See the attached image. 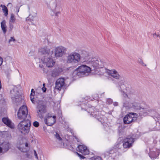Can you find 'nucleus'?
<instances>
[{
    "instance_id": "1",
    "label": "nucleus",
    "mask_w": 160,
    "mask_h": 160,
    "mask_svg": "<svg viewBox=\"0 0 160 160\" xmlns=\"http://www.w3.org/2000/svg\"><path fill=\"white\" fill-rule=\"evenodd\" d=\"M88 63L91 64L92 66L93 70L95 71L96 74L102 75V73H99L98 69L103 68L106 64V61L103 59H99L96 58H89L87 61Z\"/></svg>"
},
{
    "instance_id": "2",
    "label": "nucleus",
    "mask_w": 160,
    "mask_h": 160,
    "mask_svg": "<svg viewBox=\"0 0 160 160\" xmlns=\"http://www.w3.org/2000/svg\"><path fill=\"white\" fill-rule=\"evenodd\" d=\"M92 68H90L85 65H82L74 70L72 75L74 77H82L84 75L88 74L91 70H92Z\"/></svg>"
},
{
    "instance_id": "3",
    "label": "nucleus",
    "mask_w": 160,
    "mask_h": 160,
    "mask_svg": "<svg viewBox=\"0 0 160 160\" xmlns=\"http://www.w3.org/2000/svg\"><path fill=\"white\" fill-rule=\"evenodd\" d=\"M31 125L30 120L28 118L26 121L19 122L18 125V129L22 134L26 135L29 132Z\"/></svg>"
},
{
    "instance_id": "4",
    "label": "nucleus",
    "mask_w": 160,
    "mask_h": 160,
    "mask_svg": "<svg viewBox=\"0 0 160 160\" xmlns=\"http://www.w3.org/2000/svg\"><path fill=\"white\" fill-rule=\"evenodd\" d=\"M28 110L27 106L23 105L18 110L17 116L18 118L21 121H25L29 118H30V115L28 116Z\"/></svg>"
},
{
    "instance_id": "5",
    "label": "nucleus",
    "mask_w": 160,
    "mask_h": 160,
    "mask_svg": "<svg viewBox=\"0 0 160 160\" xmlns=\"http://www.w3.org/2000/svg\"><path fill=\"white\" fill-rule=\"evenodd\" d=\"M19 90L16 87L10 91V94L13 103L20 102L22 99V96L19 92Z\"/></svg>"
},
{
    "instance_id": "6",
    "label": "nucleus",
    "mask_w": 160,
    "mask_h": 160,
    "mask_svg": "<svg viewBox=\"0 0 160 160\" xmlns=\"http://www.w3.org/2000/svg\"><path fill=\"white\" fill-rule=\"evenodd\" d=\"M80 55L76 52L74 53L72 55H69L68 57V63H77L80 60Z\"/></svg>"
},
{
    "instance_id": "7",
    "label": "nucleus",
    "mask_w": 160,
    "mask_h": 160,
    "mask_svg": "<svg viewBox=\"0 0 160 160\" xmlns=\"http://www.w3.org/2000/svg\"><path fill=\"white\" fill-rule=\"evenodd\" d=\"M52 56L50 57L42 58L41 60L43 63L45 64L48 67H52L53 66L55 63V62L53 60L52 58Z\"/></svg>"
},
{
    "instance_id": "8",
    "label": "nucleus",
    "mask_w": 160,
    "mask_h": 160,
    "mask_svg": "<svg viewBox=\"0 0 160 160\" xmlns=\"http://www.w3.org/2000/svg\"><path fill=\"white\" fill-rule=\"evenodd\" d=\"M39 52L43 56V58L50 57L52 56L53 53V51L51 50L47 46H45L40 49Z\"/></svg>"
},
{
    "instance_id": "9",
    "label": "nucleus",
    "mask_w": 160,
    "mask_h": 160,
    "mask_svg": "<svg viewBox=\"0 0 160 160\" xmlns=\"http://www.w3.org/2000/svg\"><path fill=\"white\" fill-rule=\"evenodd\" d=\"M66 49L62 46L58 47L55 49L54 56L56 58L62 57L66 53Z\"/></svg>"
},
{
    "instance_id": "10",
    "label": "nucleus",
    "mask_w": 160,
    "mask_h": 160,
    "mask_svg": "<svg viewBox=\"0 0 160 160\" xmlns=\"http://www.w3.org/2000/svg\"><path fill=\"white\" fill-rule=\"evenodd\" d=\"M134 139L132 137L125 139L122 142V145L124 148H129L132 146L134 142Z\"/></svg>"
},
{
    "instance_id": "11",
    "label": "nucleus",
    "mask_w": 160,
    "mask_h": 160,
    "mask_svg": "<svg viewBox=\"0 0 160 160\" xmlns=\"http://www.w3.org/2000/svg\"><path fill=\"white\" fill-rule=\"evenodd\" d=\"M64 79L63 78H59L57 79L55 82V89L60 90L64 86Z\"/></svg>"
},
{
    "instance_id": "12",
    "label": "nucleus",
    "mask_w": 160,
    "mask_h": 160,
    "mask_svg": "<svg viewBox=\"0 0 160 160\" xmlns=\"http://www.w3.org/2000/svg\"><path fill=\"white\" fill-rule=\"evenodd\" d=\"M46 107L45 105L43 104H39L37 106V112L38 115L40 117L42 114L45 113L46 112Z\"/></svg>"
},
{
    "instance_id": "13",
    "label": "nucleus",
    "mask_w": 160,
    "mask_h": 160,
    "mask_svg": "<svg viewBox=\"0 0 160 160\" xmlns=\"http://www.w3.org/2000/svg\"><path fill=\"white\" fill-rule=\"evenodd\" d=\"M136 113H130L129 114L126 115L123 118V122L125 124H128L133 122V119L131 115H134Z\"/></svg>"
},
{
    "instance_id": "14",
    "label": "nucleus",
    "mask_w": 160,
    "mask_h": 160,
    "mask_svg": "<svg viewBox=\"0 0 160 160\" xmlns=\"http://www.w3.org/2000/svg\"><path fill=\"white\" fill-rule=\"evenodd\" d=\"M153 150H152L151 149L150 150L149 152V155L151 158L153 159L156 158L159 155V150L156 148L153 149Z\"/></svg>"
},
{
    "instance_id": "15",
    "label": "nucleus",
    "mask_w": 160,
    "mask_h": 160,
    "mask_svg": "<svg viewBox=\"0 0 160 160\" xmlns=\"http://www.w3.org/2000/svg\"><path fill=\"white\" fill-rule=\"evenodd\" d=\"M77 149L78 151L83 154L84 155L89 154V150L84 145H79Z\"/></svg>"
},
{
    "instance_id": "16",
    "label": "nucleus",
    "mask_w": 160,
    "mask_h": 160,
    "mask_svg": "<svg viewBox=\"0 0 160 160\" xmlns=\"http://www.w3.org/2000/svg\"><path fill=\"white\" fill-rule=\"evenodd\" d=\"M2 121L7 126L11 128L12 129L14 128V126L13 124L12 123L11 121L8 118H3L2 119Z\"/></svg>"
},
{
    "instance_id": "17",
    "label": "nucleus",
    "mask_w": 160,
    "mask_h": 160,
    "mask_svg": "<svg viewBox=\"0 0 160 160\" xmlns=\"http://www.w3.org/2000/svg\"><path fill=\"white\" fill-rule=\"evenodd\" d=\"M10 144L8 142H4L3 143L0 142V147L1 148V152H6L8 151L9 149Z\"/></svg>"
},
{
    "instance_id": "18",
    "label": "nucleus",
    "mask_w": 160,
    "mask_h": 160,
    "mask_svg": "<svg viewBox=\"0 0 160 160\" xmlns=\"http://www.w3.org/2000/svg\"><path fill=\"white\" fill-rule=\"evenodd\" d=\"M129 108L135 110H140L141 109H144V108H142L141 107L139 103L136 102H134L132 103L131 105H130L129 106Z\"/></svg>"
},
{
    "instance_id": "19",
    "label": "nucleus",
    "mask_w": 160,
    "mask_h": 160,
    "mask_svg": "<svg viewBox=\"0 0 160 160\" xmlns=\"http://www.w3.org/2000/svg\"><path fill=\"white\" fill-rule=\"evenodd\" d=\"M44 122L48 126H52L56 122V120L52 118H48L45 119Z\"/></svg>"
},
{
    "instance_id": "20",
    "label": "nucleus",
    "mask_w": 160,
    "mask_h": 160,
    "mask_svg": "<svg viewBox=\"0 0 160 160\" xmlns=\"http://www.w3.org/2000/svg\"><path fill=\"white\" fill-rule=\"evenodd\" d=\"M109 74L112 77L117 79H119L120 77V75L118 74V72L115 70L111 71V72L109 73Z\"/></svg>"
},
{
    "instance_id": "21",
    "label": "nucleus",
    "mask_w": 160,
    "mask_h": 160,
    "mask_svg": "<svg viewBox=\"0 0 160 160\" xmlns=\"http://www.w3.org/2000/svg\"><path fill=\"white\" fill-rule=\"evenodd\" d=\"M1 136L3 138L8 139V137L10 135V133L8 131H3L0 132Z\"/></svg>"
},
{
    "instance_id": "22",
    "label": "nucleus",
    "mask_w": 160,
    "mask_h": 160,
    "mask_svg": "<svg viewBox=\"0 0 160 160\" xmlns=\"http://www.w3.org/2000/svg\"><path fill=\"white\" fill-rule=\"evenodd\" d=\"M6 21L3 20L1 23V27L2 30L3 31V33L5 34L6 32Z\"/></svg>"
},
{
    "instance_id": "23",
    "label": "nucleus",
    "mask_w": 160,
    "mask_h": 160,
    "mask_svg": "<svg viewBox=\"0 0 160 160\" xmlns=\"http://www.w3.org/2000/svg\"><path fill=\"white\" fill-rule=\"evenodd\" d=\"M57 7V4L56 3L53 1L50 4V5H49L48 7L50 8L51 10L52 11L55 10L56 9V8Z\"/></svg>"
},
{
    "instance_id": "24",
    "label": "nucleus",
    "mask_w": 160,
    "mask_h": 160,
    "mask_svg": "<svg viewBox=\"0 0 160 160\" xmlns=\"http://www.w3.org/2000/svg\"><path fill=\"white\" fill-rule=\"evenodd\" d=\"M36 17H33L31 15H29V17L27 18H26V20L27 21H33L34 20V19Z\"/></svg>"
},
{
    "instance_id": "25",
    "label": "nucleus",
    "mask_w": 160,
    "mask_h": 160,
    "mask_svg": "<svg viewBox=\"0 0 160 160\" xmlns=\"http://www.w3.org/2000/svg\"><path fill=\"white\" fill-rule=\"evenodd\" d=\"M15 20V18L14 14L13 13L11 14L10 18L9 20L10 22H12V23H13L14 22Z\"/></svg>"
},
{
    "instance_id": "26",
    "label": "nucleus",
    "mask_w": 160,
    "mask_h": 160,
    "mask_svg": "<svg viewBox=\"0 0 160 160\" xmlns=\"http://www.w3.org/2000/svg\"><path fill=\"white\" fill-rule=\"evenodd\" d=\"M122 142H117L115 146L116 148H120L122 145Z\"/></svg>"
},
{
    "instance_id": "27",
    "label": "nucleus",
    "mask_w": 160,
    "mask_h": 160,
    "mask_svg": "<svg viewBox=\"0 0 160 160\" xmlns=\"http://www.w3.org/2000/svg\"><path fill=\"white\" fill-rule=\"evenodd\" d=\"M3 11V12L4 13V14L5 16H7L8 14V10L7 8L6 7L2 9Z\"/></svg>"
},
{
    "instance_id": "28",
    "label": "nucleus",
    "mask_w": 160,
    "mask_h": 160,
    "mask_svg": "<svg viewBox=\"0 0 160 160\" xmlns=\"http://www.w3.org/2000/svg\"><path fill=\"white\" fill-rule=\"evenodd\" d=\"M52 74L53 76H56L58 75L59 73L57 70H55L53 71Z\"/></svg>"
},
{
    "instance_id": "29",
    "label": "nucleus",
    "mask_w": 160,
    "mask_h": 160,
    "mask_svg": "<svg viewBox=\"0 0 160 160\" xmlns=\"http://www.w3.org/2000/svg\"><path fill=\"white\" fill-rule=\"evenodd\" d=\"M56 134H55V138L58 139L59 141H61L62 140V138L61 137H60V135L59 134L56 132Z\"/></svg>"
},
{
    "instance_id": "30",
    "label": "nucleus",
    "mask_w": 160,
    "mask_h": 160,
    "mask_svg": "<svg viewBox=\"0 0 160 160\" xmlns=\"http://www.w3.org/2000/svg\"><path fill=\"white\" fill-rule=\"evenodd\" d=\"M45 3L47 5V7L50 5V4L53 1L52 0H44Z\"/></svg>"
},
{
    "instance_id": "31",
    "label": "nucleus",
    "mask_w": 160,
    "mask_h": 160,
    "mask_svg": "<svg viewBox=\"0 0 160 160\" xmlns=\"http://www.w3.org/2000/svg\"><path fill=\"white\" fill-rule=\"evenodd\" d=\"M138 62L141 64L142 65V66H144L146 67L147 66V65L144 64V62H143L142 60V59H139L138 60Z\"/></svg>"
},
{
    "instance_id": "32",
    "label": "nucleus",
    "mask_w": 160,
    "mask_h": 160,
    "mask_svg": "<svg viewBox=\"0 0 160 160\" xmlns=\"http://www.w3.org/2000/svg\"><path fill=\"white\" fill-rule=\"evenodd\" d=\"M33 125L35 127L37 128L39 126V124L38 122L35 121L33 123Z\"/></svg>"
},
{
    "instance_id": "33",
    "label": "nucleus",
    "mask_w": 160,
    "mask_h": 160,
    "mask_svg": "<svg viewBox=\"0 0 160 160\" xmlns=\"http://www.w3.org/2000/svg\"><path fill=\"white\" fill-rule=\"evenodd\" d=\"M112 102V100L110 98L107 99V104H111Z\"/></svg>"
},
{
    "instance_id": "34",
    "label": "nucleus",
    "mask_w": 160,
    "mask_h": 160,
    "mask_svg": "<svg viewBox=\"0 0 160 160\" xmlns=\"http://www.w3.org/2000/svg\"><path fill=\"white\" fill-rule=\"evenodd\" d=\"M30 100L32 102V103H34L35 102L34 100V96H33V95H32V94L31 95V94H30Z\"/></svg>"
},
{
    "instance_id": "35",
    "label": "nucleus",
    "mask_w": 160,
    "mask_h": 160,
    "mask_svg": "<svg viewBox=\"0 0 160 160\" xmlns=\"http://www.w3.org/2000/svg\"><path fill=\"white\" fill-rule=\"evenodd\" d=\"M144 112L146 113H148V112H151L152 111V110H150L149 109L144 108Z\"/></svg>"
},
{
    "instance_id": "36",
    "label": "nucleus",
    "mask_w": 160,
    "mask_h": 160,
    "mask_svg": "<svg viewBox=\"0 0 160 160\" xmlns=\"http://www.w3.org/2000/svg\"><path fill=\"white\" fill-rule=\"evenodd\" d=\"M13 25L11 23L9 22V30L10 31H11L12 29L13 28Z\"/></svg>"
},
{
    "instance_id": "37",
    "label": "nucleus",
    "mask_w": 160,
    "mask_h": 160,
    "mask_svg": "<svg viewBox=\"0 0 160 160\" xmlns=\"http://www.w3.org/2000/svg\"><path fill=\"white\" fill-rule=\"evenodd\" d=\"M77 154L78 155V156L81 159H84L85 158V157H84L83 155L82 154H79L78 152H77Z\"/></svg>"
},
{
    "instance_id": "38",
    "label": "nucleus",
    "mask_w": 160,
    "mask_h": 160,
    "mask_svg": "<svg viewBox=\"0 0 160 160\" xmlns=\"http://www.w3.org/2000/svg\"><path fill=\"white\" fill-rule=\"evenodd\" d=\"M15 41H16V40L14 38V37H11L10 38V39L9 40L8 42H9L10 43L11 42L13 41L14 42Z\"/></svg>"
},
{
    "instance_id": "39",
    "label": "nucleus",
    "mask_w": 160,
    "mask_h": 160,
    "mask_svg": "<svg viewBox=\"0 0 160 160\" xmlns=\"http://www.w3.org/2000/svg\"><path fill=\"white\" fill-rule=\"evenodd\" d=\"M34 154L35 156V158L37 159H38V155H37V152H36V151L34 150Z\"/></svg>"
},
{
    "instance_id": "40",
    "label": "nucleus",
    "mask_w": 160,
    "mask_h": 160,
    "mask_svg": "<svg viewBox=\"0 0 160 160\" xmlns=\"http://www.w3.org/2000/svg\"><path fill=\"white\" fill-rule=\"evenodd\" d=\"M97 159H98V160H102L101 157H100L99 156H97V157H96V158H94V160H96Z\"/></svg>"
},
{
    "instance_id": "41",
    "label": "nucleus",
    "mask_w": 160,
    "mask_h": 160,
    "mask_svg": "<svg viewBox=\"0 0 160 160\" xmlns=\"http://www.w3.org/2000/svg\"><path fill=\"white\" fill-rule=\"evenodd\" d=\"M56 11L55 10L53 11V13L55 14V15L56 16H58V14L60 13L59 12H56Z\"/></svg>"
},
{
    "instance_id": "42",
    "label": "nucleus",
    "mask_w": 160,
    "mask_h": 160,
    "mask_svg": "<svg viewBox=\"0 0 160 160\" xmlns=\"http://www.w3.org/2000/svg\"><path fill=\"white\" fill-rule=\"evenodd\" d=\"M42 89L43 92H45L46 91L47 88L45 87H43Z\"/></svg>"
},
{
    "instance_id": "43",
    "label": "nucleus",
    "mask_w": 160,
    "mask_h": 160,
    "mask_svg": "<svg viewBox=\"0 0 160 160\" xmlns=\"http://www.w3.org/2000/svg\"><path fill=\"white\" fill-rule=\"evenodd\" d=\"M32 93H33V95H35V92L34 90L33 89H32L31 91V92L30 94L31 95L32 94Z\"/></svg>"
},
{
    "instance_id": "44",
    "label": "nucleus",
    "mask_w": 160,
    "mask_h": 160,
    "mask_svg": "<svg viewBox=\"0 0 160 160\" xmlns=\"http://www.w3.org/2000/svg\"><path fill=\"white\" fill-rule=\"evenodd\" d=\"M46 118H52V116L50 114H48L46 116Z\"/></svg>"
},
{
    "instance_id": "45",
    "label": "nucleus",
    "mask_w": 160,
    "mask_h": 160,
    "mask_svg": "<svg viewBox=\"0 0 160 160\" xmlns=\"http://www.w3.org/2000/svg\"><path fill=\"white\" fill-rule=\"evenodd\" d=\"M113 105L115 106H117L118 105V103L117 102H114L113 103Z\"/></svg>"
},
{
    "instance_id": "46",
    "label": "nucleus",
    "mask_w": 160,
    "mask_h": 160,
    "mask_svg": "<svg viewBox=\"0 0 160 160\" xmlns=\"http://www.w3.org/2000/svg\"><path fill=\"white\" fill-rule=\"evenodd\" d=\"M2 58L0 57V66L2 64Z\"/></svg>"
},
{
    "instance_id": "47",
    "label": "nucleus",
    "mask_w": 160,
    "mask_h": 160,
    "mask_svg": "<svg viewBox=\"0 0 160 160\" xmlns=\"http://www.w3.org/2000/svg\"><path fill=\"white\" fill-rule=\"evenodd\" d=\"M0 7L2 8V9H3V8H4L6 7V6L5 5L2 4H1L0 5Z\"/></svg>"
},
{
    "instance_id": "48",
    "label": "nucleus",
    "mask_w": 160,
    "mask_h": 160,
    "mask_svg": "<svg viewBox=\"0 0 160 160\" xmlns=\"http://www.w3.org/2000/svg\"><path fill=\"white\" fill-rule=\"evenodd\" d=\"M56 117L55 115L53 116H52V118H53V119H54L55 120H56Z\"/></svg>"
},
{
    "instance_id": "49",
    "label": "nucleus",
    "mask_w": 160,
    "mask_h": 160,
    "mask_svg": "<svg viewBox=\"0 0 160 160\" xmlns=\"http://www.w3.org/2000/svg\"><path fill=\"white\" fill-rule=\"evenodd\" d=\"M21 151L23 152H26L27 151V150L24 149H22V150H21Z\"/></svg>"
},
{
    "instance_id": "50",
    "label": "nucleus",
    "mask_w": 160,
    "mask_h": 160,
    "mask_svg": "<svg viewBox=\"0 0 160 160\" xmlns=\"http://www.w3.org/2000/svg\"><path fill=\"white\" fill-rule=\"evenodd\" d=\"M156 37H157V38L158 39H159L160 38V36H159V35H157V36H156Z\"/></svg>"
},
{
    "instance_id": "51",
    "label": "nucleus",
    "mask_w": 160,
    "mask_h": 160,
    "mask_svg": "<svg viewBox=\"0 0 160 160\" xmlns=\"http://www.w3.org/2000/svg\"><path fill=\"white\" fill-rule=\"evenodd\" d=\"M25 146L26 147H28V144L27 142H26L25 144Z\"/></svg>"
},
{
    "instance_id": "52",
    "label": "nucleus",
    "mask_w": 160,
    "mask_h": 160,
    "mask_svg": "<svg viewBox=\"0 0 160 160\" xmlns=\"http://www.w3.org/2000/svg\"><path fill=\"white\" fill-rule=\"evenodd\" d=\"M153 37L155 38V36H156L157 35V34L156 33H154L153 34Z\"/></svg>"
},
{
    "instance_id": "53",
    "label": "nucleus",
    "mask_w": 160,
    "mask_h": 160,
    "mask_svg": "<svg viewBox=\"0 0 160 160\" xmlns=\"http://www.w3.org/2000/svg\"><path fill=\"white\" fill-rule=\"evenodd\" d=\"M97 119L98 121H100V119H101V118H97Z\"/></svg>"
},
{
    "instance_id": "54",
    "label": "nucleus",
    "mask_w": 160,
    "mask_h": 160,
    "mask_svg": "<svg viewBox=\"0 0 160 160\" xmlns=\"http://www.w3.org/2000/svg\"><path fill=\"white\" fill-rule=\"evenodd\" d=\"M43 87H45V83H44L43 84Z\"/></svg>"
},
{
    "instance_id": "55",
    "label": "nucleus",
    "mask_w": 160,
    "mask_h": 160,
    "mask_svg": "<svg viewBox=\"0 0 160 160\" xmlns=\"http://www.w3.org/2000/svg\"><path fill=\"white\" fill-rule=\"evenodd\" d=\"M112 152H113V150H111V151H110V152H110V153H110V154H111V153H112Z\"/></svg>"
},
{
    "instance_id": "56",
    "label": "nucleus",
    "mask_w": 160,
    "mask_h": 160,
    "mask_svg": "<svg viewBox=\"0 0 160 160\" xmlns=\"http://www.w3.org/2000/svg\"><path fill=\"white\" fill-rule=\"evenodd\" d=\"M1 148L0 147V153H1Z\"/></svg>"
},
{
    "instance_id": "57",
    "label": "nucleus",
    "mask_w": 160,
    "mask_h": 160,
    "mask_svg": "<svg viewBox=\"0 0 160 160\" xmlns=\"http://www.w3.org/2000/svg\"><path fill=\"white\" fill-rule=\"evenodd\" d=\"M32 95H33V96L35 95H33V93H32Z\"/></svg>"
}]
</instances>
